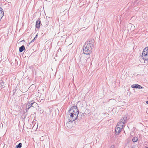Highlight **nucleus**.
Returning <instances> with one entry per match:
<instances>
[{"label": "nucleus", "mask_w": 148, "mask_h": 148, "mask_svg": "<svg viewBox=\"0 0 148 148\" xmlns=\"http://www.w3.org/2000/svg\"><path fill=\"white\" fill-rule=\"evenodd\" d=\"M131 87L132 88L138 89H141L143 88V87H142L140 85L138 84H133L131 86Z\"/></svg>", "instance_id": "10"}, {"label": "nucleus", "mask_w": 148, "mask_h": 148, "mask_svg": "<svg viewBox=\"0 0 148 148\" xmlns=\"http://www.w3.org/2000/svg\"><path fill=\"white\" fill-rule=\"evenodd\" d=\"M146 49H144L141 55L142 58L145 60H148V54L147 53Z\"/></svg>", "instance_id": "4"}, {"label": "nucleus", "mask_w": 148, "mask_h": 148, "mask_svg": "<svg viewBox=\"0 0 148 148\" xmlns=\"http://www.w3.org/2000/svg\"><path fill=\"white\" fill-rule=\"evenodd\" d=\"M35 39L34 38L30 42H33L34 41Z\"/></svg>", "instance_id": "21"}, {"label": "nucleus", "mask_w": 148, "mask_h": 148, "mask_svg": "<svg viewBox=\"0 0 148 148\" xmlns=\"http://www.w3.org/2000/svg\"><path fill=\"white\" fill-rule=\"evenodd\" d=\"M73 121L71 119H68V121L66 123V125L69 128H71L72 127V122Z\"/></svg>", "instance_id": "9"}, {"label": "nucleus", "mask_w": 148, "mask_h": 148, "mask_svg": "<svg viewBox=\"0 0 148 148\" xmlns=\"http://www.w3.org/2000/svg\"><path fill=\"white\" fill-rule=\"evenodd\" d=\"M69 113H73L75 114H76L78 116L79 114V111L78 109L75 108V107H73L69 110Z\"/></svg>", "instance_id": "5"}, {"label": "nucleus", "mask_w": 148, "mask_h": 148, "mask_svg": "<svg viewBox=\"0 0 148 148\" xmlns=\"http://www.w3.org/2000/svg\"><path fill=\"white\" fill-rule=\"evenodd\" d=\"M38 36V34H36V36L35 37V38H34L35 39L36 38H37V36Z\"/></svg>", "instance_id": "20"}, {"label": "nucleus", "mask_w": 148, "mask_h": 148, "mask_svg": "<svg viewBox=\"0 0 148 148\" xmlns=\"http://www.w3.org/2000/svg\"><path fill=\"white\" fill-rule=\"evenodd\" d=\"M22 144L21 143H20L18 145L16 146V148H21L22 147Z\"/></svg>", "instance_id": "16"}, {"label": "nucleus", "mask_w": 148, "mask_h": 148, "mask_svg": "<svg viewBox=\"0 0 148 148\" xmlns=\"http://www.w3.org/2000/svg\"><path fill=\"white\" fill-rule=\"evenodd\" d=\"M127 119V117L125 116L123 119H121L118 122L116 125L123 128L124 125L125 123L126 122Z\"/></svg>", "instance_id": "2"}, {"label": "nucleus", "mask_w": 148, "mask_h": 148, "mask_svg": "<svg viewBox=\"0 0 148 148\" xmlns=\"http://www.w3.org/2000/svg\"><path fill=\"white\" fill-rule=\"evenodd\" d=\"M37 99H34V100L30 101V102L27 103L26 106V108L28 110H29L31 106H33L32 105L36 106L38 104L36 103Z\"/></svg>", "instance_id": "3"}, {"label": "nucleus", "mask_w": 148, "mask_h": 148, "mask_svg": "<svg viewBox=\"0 0 148 148\" xmlns=\"http://www.w3.org/2000/svg\"><path fill=\"white\" fill-rule=\"evenodd\" d=\"M83 23L84 24H87L88 23H89L90 21L88 19H86V18L85 19V20H83Z\"/></svg>", "instance_id": "14"}, {"label": "nucleus", "mask_w": 148, "mask_h": 148, "mask_svg": "<svg viewBox=\"0 0 148 148\" xmlns=\"http://www.w3.org/2000/svg\"><path fill=\"white\" fill-rule=\"evenodd\" d=\"M146 102L147 104H148V101H146Z\"/></svg>", "instance_id": "22"}, {"label": "nucleus", "mask_w": 148, "mask_h": 148, "mask_svg": "<svg viewBox=\"0 0 148 148\" xmlns=\"http://www.w3.org/2000/svg\"><path fill=\"white\" fill-rule=\"evenodd\" d=\"M122 129L120 127L116 125L115 129V134L117 135H118L122 130Z\"/></svg>", "instance_id": "8"}, {"label": "nucleus", "mask_w": 148, "mask_h": 148, "mask_svg": "<svg viewBox=\"0 0 148 148\" xmlns=\"http://www.w3.org/2000/svg\"><path fill=\"white\" fill-rule=\"evenodd\" d=\"M110 148H114V146L113 145H112Z\"/></svg>", "instance_id": "19"}, {"label": "nucleus", "mask_w": 148, "mask_h": 148, "mask_svg": "<svg viewBox=\"0 0 148 148\" xmlns=\"http://www.w3.org/2000/svg\"><path fill=\"white\" fill-rule=\"evenodd\" d=\"M145 49H146V51L147 53L148 54V48L146 47Z\"/></svg>", "instance_id": "18"}, {"label": "nucleus", "mask_w": 148, "mask_h": 148, "mask_svg": "<svg viewBox=\"0 0 148 148\" xmlns=\"http://www.w3.org/2000/svg\"><path fill=\"white\" fill-rule=\"evenodd\" d=\"M41 23V21L40 19L38 18L36 21V27L37 28L39 29L40 26V24Z\"/></svg>", "instance_id": "11"}, {"label": "nucleus", "mask_w": 148, "mask_h": 148, "mask_svg": "<svg viewBox=\"0 0 148 148\" xmlns=\"http://www.w3.org/2000/svg\"><path fill=\"white\" fill-rule=\"evenodd\" d=\"M25 49V47L24 45H22L21 47H20L19 51L20 52H21L23 51V50Z\"/></svg>", "instance_id": "13"}, {"label": "nucleus", "mask_w": 148, "mask_h": 148, "mask_svg": "<svg viewBox=\"0 0 148 148\" xmlns=\"http://www.w3.org/2000/svg\"><path fill=\"white\" fill-rule=\"evenodd\" d=\"M4 83L2 82H1L0 83V85L2 86V87H3V86H4Z\"/></svg>", "instance_id": "17"}, {"label": "nucleus", "mask_w": 148, "mask_h": 148, "mask_svg": "<svg viewBox=\"0 0 148 148\" xmlns=\"http://www.w3.org/2000/svg\"><path fill=\"white\" fill-rule=\"evenodd\" d=\"M1 12H0V14H1Z\"/></svg>", "instance_id": "23"}, {"label": "nucleus", "mask_w": 148, "mask_h": 148, "mask_svg": "<svg viewBox=\"0 0 148 148\" xmlns=\"http://www.w3.org/2000/svg\"><path fill=\"white\" fill-rule=\"evenodd\" d=\"M132 141L134 142H136L138 140V138L136 137H134L132 139Z\"/></svg>", "instance_id": "15"}, {"label": "nucleus", "mask_w": 148, "mask_h": 148, "mask_svg": "<svg viewBox=\"0 0 148 148\" xmlns=\"http://www.w3.org/2000/svg\"><path fill=\"white\" fill-rule=\"evenodd\" d=\"M93 47V45L90 41H87L83 47V53L86 54H89L91 53V50Z\"/></svg>", "instance_id": "1"}, {"label": "nucleus", "mask_w": 148, "mask_h": 148, "mask_svg": "<svg viewBox=\"0 0 148 148\" xmlns=\"http://www.w3.org/2000/svg\"><path fill=\"white\" fill-rule=\"evenodd\" d=\"M4 15V11L3 9L0 7V20L2 18V17Z\"/></svg>", "instance_id": "12"}, {"label": "nucleus", "mask_w": 148, "mask_h": 148, "mask_svg": "<svg viewBox=\"0 0 148 148\" xmlns=\"http://www.w3.org/2000/svg\"><path fill=\"white\" fill-rule=\"evenodd\" d=\"M70 114V119H71V121H74L77 118L78 116H77L76 114H75L74 113L73 114V113Z\"/></svg>", "instance_id": "6"}, {"label": "nucleus", "mask_w": 148, "mask_h": 148, "mask_svg": "<svg viewBox=\"0 0 148 148\" xmlns=\"http://www.w3.org/2000/svg\"><path fill=\"white\" fill-rule=\"evenodd\" d=\"M127 28L128 30L133 31L135 29V27L134 25H132L131 23H129L127 25Z\"/></svg>", "instance_id": "7"}]
</instances>
